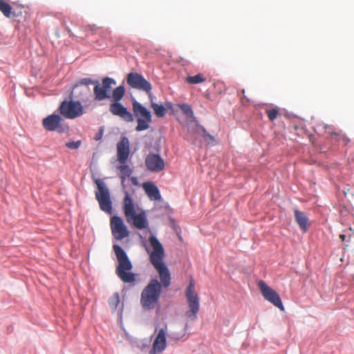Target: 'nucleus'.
Here are the masks:
<instances>
[{"instance_id": "1", "label": "nucleus", "mask_w": 354, "mask_h": 354, "mask_svg": "<svg viewBox=\"0 0 354 354\" xmlns=\"http://www.w3.org/2000/svg\"><path fill=\"white\" fill-rule=\"evenodd\" d=\"M153 251L150 254V262L158 272L160 281L157 279H151L143 288L140 295V305L145 311L156 308V312L160 310L159 304L162 287L167 288L171 285V274L164 262L165 250L156 235L151 234L149 238Z\"/></svg>"}, {"instance_id": "2", "label": "nucleus", "mask_w": 354, "mask_h": 354, "mask_svg": "<svg viewBox=\"0 0 354 354\" xmlns=\"http://www.w3.org/2000/svg\"><path fill=\"white\" fill-rule=\"evenodd\" d=\"M113 249L118 260L116 274L126 283H133L136 280L137 274L131 272L133 264L127 252L118 244H113Z\"/></svg>"}, {"instance_id": "3", "label": "nucleus", "mask_w": 354, "mask_h": 354, "mask_svg": "<svg viewBox=\"0 0 354 354\" xmlns=\"http://www.w3.org/2000/svg\"><path fill=\"white\" fill-rule=\"evenodd\" d=\"M123 211L129 223L132 222L133 225L138 230L149 228V222L145 210L137 213L134 201L128 191H124Z\"/></svg>"}, {"instance_id": "4", "label": "nucleus", "mask_w": 354, "mask_h": 354, "mask_svg": "<svg viewBox=\"0 0 354 354\" xmlns=\"http://www.w3.org/2000/svg\"><path fill=\"white\" fill-rule=\"evenodd\" d=\"M124 82L113 89V100L110 104L109 111L113 115L121 118L127 122H133L134 117L128 109L122 104L120 101L123 99L126 93V89Z\"/></svg>"}, {"instance_id": "5", "label": "nucleus", "mask_w": 354, "mask_h": 354, "mask_svg": "<svg viewBox=\"0 0 354 354\" xmlns=\"http://www.w3.org/2000/svg\"><path fill=\"white\" fill-rule=\"evenodd\" d=\"M130 154L129 140L127 137L122 136L120 142L117 145V156L118 160L121 164L118 169L120 170L121 175V184L124 189L126 188L125 180L127 177H130L133 171L127 164V160Z\"/></svg>"}, {"instance_id": "6", "label": "nucleus", "mask_w": 354, "mask_h": 354, "mask_svg": "<svg viewBox=\"0 0 354 354\" xmlns=\"http://www.w3.org/2000/svg\"><path fill=\"white\" fill-rule=\"evenodd\" d=\"M92 178L96 185L97 190L95 191V194L100 209L104 212L111 214L113 210V202L108 186L103 180L96 178L94 175L92 176Z\"/></svg>"}, {"instance_id": "7", "label": "nucleus", "mask_w": 354, "mask_h": 354, "mask_svg": "<svg viewBox=\"0 0 354 354\" xmlns=\"http://www.w3.org/2000/svg\"><path fill=\"white\" fill-rule=\"evenodd\" d=\"M57 111L64 118L70 120L81 117L85 113L81 100H77L73 97H68L61 102Z\"/></svg>"}, {"instance_id": "8", "label": "nucleus", "mask_w": 354, "mask_h": 354, "mask_svg": "<svg viewBox=\"0 0 354 354\" xmlns=\"http://www.w3.org/2000/svg\"><path fill=\"white\" fill-rule=\"evenodd\" d=\"M132 106L133 111V117L137 120L136 131H143L147 130L150 127L152 122L151 112L142 104L138 102L135 97H132Z\"/></svg>"}, {"instance_id": "9", "label": "nucleus", "mask_w": 354, "mask_h": 354, "mask_svg": "<svg viewBox=\"0 0 354 354\" xmlns=\"http://www.w3.org/2000/svg\"><path fill=\"white\" fill-rule=\"evenodd\" d=\"M117 84L116 80L110 77H104L101 80V83L94 80L93 100L96 102L103 101L109 99L113 100V90L111 92L112 86Z\"/></svg>"}, {"instance_id": "10", "label": "nucleus", "mask_w": 354, "mask_h": 354, "mask_svg": "<svg viewBox=\"0 0 354 354\" xmlns=\"http://www.w3.org/2000/svg\"><path fill=\"white\" fill-rule=\"evenodd\" d=\"M90 85H94V80L91 77L82 78L77 80L72 87L68 97H73L81 102L90 101L91 90Z\"/></svg>"}, {"instance_id": "11", "label": "nucleus", "mask_w": 354, "mask_h": 354, "mask_svg": "<svg viewBox=\"0 0 354 354\" xmlns=\"http://www.w3.org/2000/svg\"><path fill=\"white\" fill-rule=\"evenodd\" d=\"M44 128L49 131H57L59 133H66L69 131V127L64 118L59 113H53L44 118L42 120Z\"/></svg>"}, {"instance_id": "12", "label": "nucleus", "mask_w": 354, "mask_h": 354, "mask_svg": "<svg viewBox=\"0 0 354 354\" xmlns=\"http://www.w3.org/2000/svg\"><path fill=\"white\" fill-rule=\"evenodd\" d=\"M126 81L131 88L144 91L151 98L152 85L141 73L131 71L127 74Z\"/></svg>"}, {"instance_id": "13", "label": "nucleus", "mask_w": 354, "mask_h": 354, "mask_svg": "<svg viewBox=\"0 0 354 354\" xmlns=\"http://www.w3.org/2000/svg\"><path fill=\"white\" fill-rule=\"evenodd\" d=\"M167 325L163 324L162 327L156 326L154 333L157 335L154 339L152 348L149 350V354H158L163 352L167 347Z\"/></svg>"}, {"instance_id": "14", "label": "nucleus", "mask_w": 354, "mask_h": 354, "mask_svg": "<svg viewBox=\"0 0 354 354\" xmlns=\"http://www.w3.org/2000/svg\"><path fill=\"white\" fill-rule=\"evenodd\" d=\"M258 287L264 299L279 310L283 311L284 306L279 295L272 288H270L264 281L259 280Z\"/></svg>"}, {"instance_id": "15", "label": "nucleus", "mask_w": 354, "mask_h": 354, "mask_svg": "<svg viewBox=\"0 0 354 354\" xmlns=\"http://www.w3.org/2000/svg\"><path fill=\"white\" fill-rule=\"evenodd\" d=\"M194 288V281L191 280L186 290V297L189 307L190 308V310L186 313V316L192 319H196L197 318V313L200 307L199 297L197 293L195 292Z\"/></svg>"}, {"instance_id": "16", "label": "nucleus", "mask_w": 354, "mask_h": 354, "mask_svg": "<svg viewBox=\"0 0 354 354\" xmlns=\"http://www.w3.org/2000/svg\"><path fill=\"white\" fill-rule=\"evenodd\" d=\"M110 226L113 236L118 241H121L130 234V232L125 225L122 218L118 215H114L111 218Z\"/></svg>"}, {"instance_id": "17", "label": "nucleus", "mask_w": 354, "mask_h": 354, "mask_svg": "<svg viewBox=\"0 0 354 354\" xmlns=\"http://www.w3.org/2000/svg\"><path fill=\"white\" fill-rule=\"evenodd\" d=\"M145 166L148 171L158 173L165 167L164 159L157 153H149L145 158Z\"/></svg>"}, {"instance_id": "18", "label": "nucleus", "mask_w": 354, "mask_h": 354, "mask_svg": "<svg viewBox=\"0 0 354 354\" xmlns=\"http://www.w3.org/2000/svg\"><path fill=\"white\" fill-rule=\"evenodd\" d=\"M313 131L319 135H322L324 133L327 132L331 136L333 141L341 142L345 146L350 142V139L348 138L344 135L337 133L334 131L333 127H330L325 124H319L317 127H313Z\"/></svg>"}, {"instance_id": "19", "label": "nucleus", "mask_w": 354, "mask_h": 354, "mask_svg": "<svg viewBox=\"0 0 354 354\" xmlns=\"http://www.w3.org/2000/svg\"><path fill=\"white\" fill-rule=\"evenodd\" d=\"M142 188L151 201H160L162 200L160 189L153 182L147 181L143 183Z\"/></svg>"}, {"instance_id": "20", "label": "nucleus", "mask_w": 354, "mask_h": 354, "mask_svg": "<svg viewBox=\"0 0 354 354\" xmlns=\"http://www.w3.org/2000/svg\"><path fill=\"white\" fill-rule=\"evenodd\" d=\"M128 341L133 349L140 352H145L150 346V341L147 339H138L133 336L128 337Z\"/></svg>"}, {"instance_id": "21", "label": "nucleus", "mask_w": 354, "mask_h": 354, "mask_svg": "<svg viewBox=\"0 0 354 354\" xmlns=\"http://www.w3.org/2000/svg\"><path fill=\"white\" fill-rule=\"evenodd\" d=\"M295 216L297 223L299 224V227L304 232H306L308 230V218L307 216L299 209L295 210Z\"/></svg>"}, {"instance_id": "22", "label": "nucleus", "mask_w": 354, "mask_h": 354, "mask_svg": "<svg viewBox=\"0 0 354 354\" xmlns=\"http://www.w3.org/2000/svg\"><path fill=\"white\" fill-rule=\"evenodd\" d=\"M151 107L157 118H163L166 115V102L163 104L151 102Z\"/></svg>"}, {"instance_id": "23", "label": "nucleus", "mask_w": 354, "mask_h": 354, "mask_svg": "<svg viewBox=\"0 0 354 354\" xmlns=\"http://www.w3.org/2000/svg\"><path fill=\"white\" fill-rule=\"evenodd\" d=\"M198 131V133L205 142L209 140L212 145H214V142H216L214 136L209 133L203 126H199Z\"/></svg>"}, {"instance_id": "24", "label": "nucleus", "mask_w": 354, "mask_h": 354, "mask_svg": "<svg viewBox=\"0 0 354 354\" xmlns=\"http://www.w3.org/2000/svg\"><path fill=\"white\" fill-rule=\"evenodd\" d=\"M206 80L205 77L202 73H198L193 76H188L186 81L189 84H198L204 82Z\"/></svg>"}, {"instance_id": "25", "label": "nucleus", "mask_w": 354, "mask_h": 354, "mask_svg": "<svg viewBox=\"0 0 354 354\" xmlns=\"http://www.w3.org/2000/svg\"><path fill=\"white\" fill-rule=\"evenodd\" d=\"M12 6L4 0H0V11L6 17H10L12 14Z\"/></svg>"}, {"instance_id": "26", "label": "nucleus", "mask_w": 354, "mask_h": 354, "mask_svg": "<svg viewBox=\"0 0 354 354\" xmlns=\"http://www.w3.org/2000/svg\"><path fill=\"white\" fill-rule=\"evenodd\" d=\"M119 304H120V296L118 292H115L109 299V306L113 312L117 309Z\"/></svg>"}, {"instance_id": "27", "label": "nucleus", "mask_w": 354, "mask_h": 354, "mask_svg": "<svg viewBox=\"0 0 354 354\" xmlns=\"http://www.w3.org/2000/svg\"><path fill=\"white\" fill-rule=\"evenodd\" d=\"M183 114L188 118H194V114L192 106L188 104H182L179 105Z\"/></svg>"}, {"instance_id": "28", "label": "nucleus", "mask_w": 354, "mask_h": 354, "mask_svg": "<svg viewBox=\"0 0 354 354\" xmlns=\"http://www.w3.org/2000/svg\"><path fill=\"white\" fill-rule=\"evenodd\" d=\"M266 112L268 115L269 120L271 122H273L277 118V116L279 115V110L277 108L267 109Z\"/></svg>"}, {"instance_id": "29", "label": "nucleus", "mask_w": 354, "mask_h": 354, "mask_svg": "<svg viewBox=\"0 0 354 354\" xmlns=\"http://www.w3.org/2000/svg\"><path fill=\"white\" fill-rule=\"evenodd\" d=\"M82 141L80 140L77 141H70L65 144L66 147L71 149H77L80 147Z\"/></svg>"}, {"instance_id": "30", "label": "nucleus", "mask_w": 354, "mask_h": 354, "mask_svg": "<svg viewBox=\"0 0 354 354\" xmlns=\"http://www.w3.org/2000/svg\"><path fill=\"white\" fill-rule=\"evenodd\" d=\"M169 225L172 228V230L178 234L180 231V227L176 224L175 219L171 216H169Z\"/></svg>"}, {"instance_id": "31", "label": "nucleus", "mask_w": 354, "mask_h": 354, "mask_svg": "<svg viewBox=\"0 0 354 354\" xmlns=\"http://www.w3.org/2000/svg\"><path fill=\"white\" fill-rule=\"evenodd\" d=\"M187 328V324H186L185 325V326H184V331L183 332H182V333H174L171 335V337L173 338V339H175L176 340L180 339L185 335Z\"/></svg>"}, {"instance_id": "32", "label": "nucleus", "mask_w": 354, "mask_h": 354, "mask_svg": "<svg viewBox=\"0 0 354 354\" xmlns=\"http://www.w3.org/2000/svg\"><path fill=\"white\" fill-rule=\"evenodd\" d=\"M104 131V127L103 126L100 127L99 128L98 132L96 133V135L94 137V140L95 141H100L102 138Z\"/></svg>"}, {"instance_id": "33", "label": "nucleus", "mask_w": 354, "mask_h": 354, "mask_svg": "<svg viewBox=\"0 0 354 354\" xmlns=\"http://www.w3.org/2000/svg\"><path fill=\"white\" fill-rule=\"evenodd\" d=\"M167 111H169L171 114L175 113L176 110L171 102H166V112Z\"/></svg>"}, {"instance_id": "34", "label": "nucleus", "mask_w": 354, "mask_h": 354, "mask_svg": "<svg viewBox=\"0 0 354 354\" xmlns=\"http://www.w3.org/2000/svg\"><path fill=\"white\" fill-rule=\"evenodd\" d=\"M130 180L131 182V183L134 185V186H138L139 185V181H138V179L137 177L136 176H130Z\"/></svg>"}, {"instance_id": "35", "label": "nucleus", "mask_w": 354, "mask_h": 354, "mask_svg": "<svg viewBox=\"0 0 354 354\" xmlns=\"http://www.w3.org/2000/svg\"><path fill=\"white\" fill-rule=\"evenodd\" d=\"M88 27L91 28V30L92 31H94L96 30V25L93 24V25H89Z\"/></svg>"}, {"instance_id": "36", "label": "nucleus", "mask_w": 354, "mask_h": 354, "mask_svg": "<svg viewBox=\"0 0 354 354\" xmlns=\"http://www.w3.org/2000/svg\"><path fill=\"white\" fill-rule=\"evenodd\" d=\"M346 237V236L345 234H340V239L342 241H345Z\"/></svg>"}, {"instance_id": "37", "label": "nucleus", "mask_w": 354, "mask_h": 354, "mask_svg": "<svg viewBox=\"0 0 354 354\" xmlns=\"http://www.w3.org/2000/svg\"><path fill=\"white\" fill-rule=\"evenodd\" d=\"M124 334H125V337L127 338V339L128 340V337L129 336H131V335L129 334V333L126 330H124Z\"/></svg>"}, {"instance_id": "38", "label": "nucleus", "mask_w": 354, "mask_h": 354, "mask_svg": "<svg viewBox=\"0 0 354 354\" xmlns=\"http://www.w3.org/2000/svg\"><path fill=\"white\" fill-rule=\"evenodd\" d=\"M122 310H123V306H122V308L120 310V312L119 313V316L120 318H122Z\"/></svg>"}, {"instance_id": "39", "label": "nucleus", "mask_w": 354, "mask_h": 354, "mask_svg": "<svg viewBox=\"0 0 354 354\" xmlns=\"http://www.w3.org/2000/svg\"><path fill=\"white\" fill-rule=\"evenodd\" d=\"M311 137H313V134L312 133H311ZM310 143H311V145H313L314 144V141L313 140V138H311Z\"/></svg>"}, {"instance_id": "40", "label": "nucleus", "mask_w": 354, "mask_h": 354, "mask_svg": "<svg viewBox=\"0 0 354 354\" xmlns=\"http://www.w3.org/2000/svg\"><path fill=\"white\" fill-rule=\"evenodd\" d=\"M310 200H311V201L313 200V197L312 196H311Z\"/></svg>"}]
</instances>
